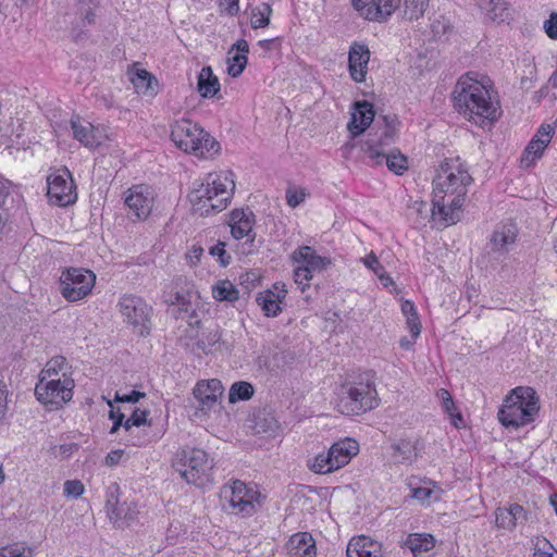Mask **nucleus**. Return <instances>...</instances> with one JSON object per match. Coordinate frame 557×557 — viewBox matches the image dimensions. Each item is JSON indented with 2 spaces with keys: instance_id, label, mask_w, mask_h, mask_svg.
Here are the masks:
<instances>
[{
  "instance_id": "obj_1",
  "label": "nucleus",
  "mask_w": 557,
  "mask_h": 557,
  "mask_svg": "<svg viewBox=\"0 0 557 557\" xmlns=\"http://www.w3.org/2000/svg\"><path fill=\"white\" fill-rule=\"evenodd\" d=\"M472 177L459 158L446 160L440 165L433 180L432 216L446 224H456Z\"/></svg>"
},
{
  "instance_id": "obj_2",
  "label": "nucleus",
  "mask_w": 557,
  "mask_h": 557,
  "mask_svg": "<svg viewBox=\"0 0 557 557\" xmlns=\"http://www.w3.org/2000/svg\"><path fill=\"white\" fill-rule=\"evenodd\" d=\"M492 85L487 77L478 78V74L469 72L462 75L454 89L455 109L469 120L480 117L495 121L498 117L497 103L491 96Z\"/></svg>"
},
{
  "instance_id": "obj_3",
  "label": "nucleus",
  "mask_w": 557,
  "mask_h": 557,
  "mask_svg": "<svg viewBox=\"0 0 557 557\" xmlns=\"http://www.w3.org/2000/svg\"><path fill=\"white\" fill-rule=\"evenodd\" d=\"M235 188L232 172L210 173L188 195L194 213L201 216L223 211Z\"/></svg>"
},
{
  "instance_id": "obj_4",
  "label": "nucleus",
  "mask_w": 557,
  "mask_h": 557,
  "mask_svg": "<svg viewBox=\"0 0 557 557\" xmlns=\"http://www.w3.org/2000/svg\"><path fill=\"white\" fill-rule=\"evenodd\" d=\"M540 411V399L534 388L517 386L504 398L497 419L506 429H519L532 423Z\"/></svg>"
},
{
  "instance_id": "obj_5",
  "label": "nucleus",
  "mask_w": 557,
  "mask_h": 557,
  "mask_svg": "<svg viewBox=\"0 0 557 557\" xmlns=\"http://www.w3.org/2000/svg\"><path fill=\"white\" fill-rule=\"evenodd\" d=\"M171 138L182 151L199 158H213L220 152L215 138L189 119H181L172 124Z\"/></svg>"
},
{
  "instance_id": "obj_6",
  "label": "nucleus",
  "mask_w": 557,
  "mask_h": 557,
  "mask_svg": "<svg viewBox=\"0 0 557 557\" xmlns=\"http://www.w3.org/2000/svg\"><path fill=\"white\" fill-rule=\"evenodd\" d=\"M221 498L224 500V507L231 513L250 517L262 507L265 497L258 490L257 485L234 480L222 487Z\"/></svg>"
},
{
  "instance_id": "obj_7",
  "label": "nucleus",
  "mask_w": 557,
  "mask_h": 557,
  "mask_svg": "<svg viewBox=\"0 0 557 557\" xmlns=\"http://www.w3.org/2000/svg\"><path fill=\"white\" fill-rule=\"evenodd\" d=\"M384 128L380 136L372 137L367 140L364 153L375 164H386L389 171L397 175H401L408 168L407 158L399 151L397 153L384 151V147L393 143L396 128L394 125L395 119L387 115L383 116Z\"/></svg>"
},
{
  "instance_id": "obj_8",
  "label": "nucleus",
  "mask_w": 557,
  "mask_h": 557,
  "mask_svg": "<svg viewBox=\"0 0 557 557\" xmlns=\"http://www.w3.org/2000/svg\"><path fill=\"white\" fill-rule=\"evenodd\" d=\"M173 467L188 484L201 486L210 481L212 461L202 449L186 447L178 450Z\"/></svg>"
},
{
  "instance_id": "obj_9",
  "label": "nucleus",
  "mask_w": 557,
  "mask_h": 557,
  "mask_svg": "<svg viewBox=\"0 0 557 557\" xmlns=\"http://www.w3.org/2000/svg\"><path fill=\"white\" fill-rule=\"evenodd\" d=\"M375 372L366 370L350 376V416H359L379 407Z\"/></svg>"
},
{
  "instance_id": "obj_10",
  "label": "nucleus",
  "mask_w": 557,
  "mask_h": 557,
  "mask_svg": "<svg viewBox=\"0 0 557 557\" xmlns=\"http://www.w3.org/2000/svg\"><path fill=\"white\" fill-rule=\"evenodd\" d=\"M96 275L82 268H69L60 276L59 292L71 302L89 295L95 286Z\"/></svg>"
},
{
  "instance_id": "obj_11",
  "label": "nucleus",
  "mask_w": 557,
  "mask_h": 557,
  "mask_svg": "<svg viewBox=\"0 0 557 557\" xmlns=\"http://www.w3.org/2000/svg\"><path fill=\"white\" fill-rule=\"evenodd\" d=\"M74 387V380L38 379L35 395L40 404L59 409L72 399Z\"/></svg>"
},
{
  "instance_id": "obj_12",
  "label": "nucleus",
  "mask_w": 557,
  "mask_h": 557,
  "mask_svg": "<svg viewBox=\"0 0 557 557\" xmlns=\"http://www.w3.org/2000/svg\"><path fill=\"white\" fill-rule=\"evenodd\" d=\"M123 321L133 327H139L140 335L149 333L152 308L139 296L125 294L117 302Z\"/></svg>"
},
{
  "instance_id": "obj_13",
  "label": "nucleus",
  "mask_w": 557,
  "mask_h": 557,
  "mask_svg": "<svg viewBox=\"0 0 557 557\" xmlns=\"http://www.w3.org/2000/svg\"><path fill=\"white\" fill-rule=\"evenodd\" d=\"M49 201L60 207L72 205L77 199L75 186L67 169L58 170L47 177Z\"/></svg>"
},
{
  "instance_id": "obj_14",
  "label": "nucleus",
  "mask_w": 557,
  "mask_h": 557,
  "mask_svg": "<svg viewBox=\"0 0 557 557\" xmlns=\"http://www.w3.org/2000/svg\"><path fill=\"white\" fill-rule=\"evenodd\" d=\"M293 259L297 263L294 270L295 283L304 285L306 281L312 278L315 272H320L330 261L320 257L309 246H302L294 251Z\"/></svg>"
},
{
  "instance_id": "obj_15",
  "label": "nucleus",
  "mask_w": 557,
  "mask_h": 557,
  "mask_svg": "<svg viewBox=\"0 0 557 557\" xmlns=\"http://www.w3.org/2000/svg\"><path fill=\"white\" fill-rule=\"evenodd\" d=\"M153 203L154 190L148 185H135L126 191L125 205L131 219L146 220L152 211Z\"/></svg>"
},
{
  "instance_id": "obj_16",
  "label": "nucleus",
  "mask_w": 557,
  "mask_h": 557,
  "mask_svg": "<svg viewBox=\"0 0 557 557\" xmlns=\"http://www.w3.org/2000/svg\"><path fill=\"white\" fill-rule=\"evenodd\" d=\"M348 463V437L334 443L326 454H319L309 461L312 471L325 474Z\"/></svg>"
},
{
  "instance_id": "obj_17",
  "label": "nucleus",
  "mask_w": 557,
  "mask_h": 557,
  "mask_svg": "<svg viewBox=\"0 0 557 557\" xmlns=\"http://www.w3.org/2000/svg\"><path fill=\"white\" fill-rule=\"evenodd\" d=\"M117 493L119 486L116 484L108 488L106 508L110 521L119 528H123L136 519L138 510L133 503H120Z\"/></svg>"
},
{
  "instance_id": "obj_18",
  "label": "nucleus",
  "mask_w": 557,
  "mask_h": 557,
  "mask_svg": "<svg viewBox=\"0 0 557 557\" xmlns=\"http://www.w3.org/2000/svg\"><path fill=\"white\" fill-rule=\"evenodd\" d=\"M361 17L371 22H386L399 7L400 0H351Z\"/></svg>"
},
{
  "instance_id": "obj_19",
  "label": "nucleus",
  "mask_w": 557,
  "mask_h": 557,
  "mask_svg": "<svg viewBox=\"0 0 557 557\" xmlns=\"http://www.w3.org/2000/svg\"><path fill=\"white\" fill-rule=\"evenodd\" d=\"M517 236L518 227L515 223H499L495 226L486 244L487 253L495 256V258L507 255L515 245Z\"/></svg>"
},
{
  "instance_id": "obj_20",
  "label": "nucleus",
  "mask_w": 557,
  "mask_h": 557,
  "mask_svg": "<svg viewBox=\"0 0 557 557\" xmlns=\"http://www.w3.org/2000/svg\"><path fill=\"white\" fill-rule=\"evenodd\" d=\"M74 138L87 148L95 149L109 139L103 126H94L79 117L71 121Z\"/></svg>"
},
{
  "instance_id": "obj_21",
  "label": "nucleus",
  "mask_w": 557,
  "mask_h": 557,
  "mask_svg": "<svg viewBox=\"0 0 557 557\" xmlns=\"http://www.w3.org/2000/svg\"><path fill=\"white\" fill-rule=\"evenodd\" d=\"M223 391L221 381L216 379L197 383L194 388V396L198 401V409L203 412L213 409L219 404Z\"/></svg>"
},
{
  "instance_id": "obj_22",
  "label": "nucleus",
  "mask_w": 557,
  "mask_h": 557,
  "mask_svg": "<svg viewBox=\"0 0 557 557\" xmlns=\"http://www.w3.org/2000/svg\"><path fill=\"white\" fill-rule=\"evenodd\" d=\"M354 111L350 112V137H356L363 133L373 122L375 116L374 107L367 100L355 101Z\"/></svg>"
},
{
  "instance_id": "obj_23",
  "label": "nucleus",
  "mask_w": 557,
  "mask_h": 557,
  "mask_svg": "<svg viewBox=\"0 0 557 557\" xmlns=\"http://www.w3.org/2000/svg\"><path fill=\"white\" fill-rule=\"evenodd\" d=\"M370 50L367 45L354 42L350 46V78L357 83L366 81Z\"/></svg>"
},
{
  "instance_id": "obj_24",
  "label": "nucleus",
  "mask_w": 557,
  "mask_h": 557,
  "mask_svg": "<svg viewBox=\"0 0 557 557\" xmlns=\"http://www.w3.org/2000/svg\"><path fill=\"white\" fill-rule=\"evenodd\" d=\"M255 214L247 209H235L231 212L230 226L232 236L235 239L249 237L253 231Z\"/></svg>"
},
{
  "instance_id": "obj_25",
  "label": "nucleus",
  "mask_w": 557,
  "mask_h": 557,
  "mask_svg": "<svg viewBox=\"0 0 557 557\" xmlns=\"http://www.w3.org/2000/svg\"><path fill=\"white\" fill-rule=\"evenodd\" d=\"M287 290L284 285L275 284L273 289H267L260 293L256 301L267 317H276L281 312V304L286 296Z\"/></svg>"
},
{
  "instance_id": "obj_26",
  "label": "nucleus",
  "mask_w": 557,
  "mask_h": 557,
  "mask_svg": "<svg viewBox=\"0 0 557 557\" xmlns=\"http://www.w3.org/2000/svg\"><path fill=\"white\" fill-rule=\"evenodd\" d=\"M290 557H315L317 546L313 536L308 532L292 535L286 544Z\"/></svg>"
},
{
  "instance_id": "obj_27",
  "label": "nucleus",
  "mask_w": 557,
  "mask_h": 557,
  "mask_svg": "<svg viewBox=\"0 0 557 557\" xmlns=\"http://www.w3.org/2000/svg\"><path fill=\"white\" fill-rule=\"evenodd\" d=\"M495 517L498 528L513 530L518 523L527 521L528 513L521 505L511 504L509 507H498Z\"/></svg>"
},
{
  "instance_id": "obj_28",
  "label": "nucleus",
  "mask_w": 557,
  "mask_h": 557,
  "mask_svg": "<svg viewBox=\"0 0 557 557\" xmlns=\"http://www.w3.org/2000/svg\"><path fill=\"white\" fill-rule=\"evenodd\" d=\"M249 52V45L245 39L237 40L228 50L227 73L232 77L239 76L245 70Z\"/></svg>"
},
{
  "instance_id": "obj_29",
  "label": "nucleus",
  "mask_w": 557,
  "mask_h": 557,
  "mask_svg": "<svg viewBox=\"0 0 557 557\" xmlns=\"http://www.w3.org/2000/svg\"><path fill=\"white\" fill-rule=\"evenodd\" d=\"M555 133V128L549 124H543L537 129L536 134L533 136L531 141L524 149V156L529 158L532 157V161L537 158H541L545 148L548 146L552 136Z\"/></svg>"
},
{
  "instance_id": "obj_30",
  "label": "nucleus",
  "mask_w": 557,
  "mask_h": 557,
  "mask_svg": "<svg viewBox=\"0 0 557 557\" xmlns=\"http://www.w3.org/2000/svg\"><path fill=\"white\" fill-rule=\"evenodd\" d=\"M436 540L429 533H410L401 542L403 548H408L413 557H422L435 547Z\"/></svg>"
},
{
  "instance_id": "obj_31",
  "label": "nucleus",
  "mask_w": 557,
  "mask_h": 557,
  "mask_svg": "<svg viewBox=\"0 0 557 557\" xmlns=\"http://www.w3.org/2000/svg\"><path fill=\"white\" fill-rule=\"evenodd\" d=\"M73 379L72 366L69 363L65 357L55 356L52 357L39 373V379Z\"/></svg>"
},
{
  "instance_id": "obj_32",
  "label": "nucleus",
  "mask_w": 557,
  "mask_h": 557,
  "mask_svg": "<svg viewBox=\"0 0 557 557\" xmlns=\"http://www.w3.org/2000/svg\"><path fill=\"white\" fill-rule=\"evenodd\" d=\"M350 557H383L381 545L368 536L350 539Z\"/></svg>"
},
{
  "instance_id": "obj_33",
  "label": "nucleus",
  "mask_w": 557,
  "mask_h": 557,
  "mask_svg": "<svg viewBox=\"0 0 557 557\" xmlns=\"http://www.w3.org/2000/svg\"><path fill=\"white\" fill-rule=\"evenodd\" d=\"M475 2L493 22L502 23L509 17L507 3L504 0H475Z\"/></svg>"
},
{
  "instance_id": "obj_34",
  "label": "nucleus",
  "mask_w": 557,
  "mask_h": 557,
  "mask_svg": "<svg viewBox=\"0 0 557 557\" xmlns=\"http://www.w3.org/2000/svg\"><path fill=\"white\" fill-rule=\"evenodd\" d=\"M198 91L205 98L213 97L220 90V83L218 77L213 74L210 66L201 69L198 75Z\"/></svg>"
},
{
  "instance_id": "obj_35",
  "label": "nucleus",
  "mask_w": 557,
  "mask_h": 557,
  "mask_svg": "<svg viewBox=\"0 0 557 557\" xmlns=\"http://www.w3.org/2000/svg\"><path fill=\"white\" fill-rule=\"evenodd\" d=\"M213 298L218 301L233 302L239 298V292L228 280H221L212 287Z\"/></svg>"
},
{
  "instance_id": "obj_36",
  "label": "nucleus",
  "mask_w": 557,
  "mask_h": 557,
  "mask_svg": "<svg viewBox=\"0 0 557 557\" xmlns=\"http://www.w3.org/2000/svg\"><path fill=\"white\" fill-rule=\"evenodd\" d=\"M393 458L399 463H412L417 458L414 445L407 440H401L393 446Z\"/></svg>"
},
{
  "instance_id": "obj_37",
  "label": "nucleus",
  "mask_w": 557,
  "mask_h": 557,
  "mask_svg": "<svg viewBox=\"0 0 557 557\" xmlns=\"http://www.w3.org/2000/svg\"><path fill=\"white\" fill-rule=\"evenodd\" d=\"M272 8L269 3L262 2L251 10L250 24L253 29L267 27L270 24Z\"/></svg>"
},
{
  "instance_id": "obj_38",
  "label": "nucleus",
  "mask_w": 557,
  "mask_h": 557,
  "mask_svg": "<svg viewBox=\"0 0 557 557\" xmlns=\"http://www.w3.org/2000/svg\"><path fill=\"white\" fill-rule=\"evenodd\" d=\"M430 0H404V17L413 21L422 17L429 8Z\"/></svg>"
},
{
  "instance_id": "obj_39",
  "label": "nucleus",
  "mask_w": 557,
  "mask_h": 557,
  "mask_svg": "<svg viewBox=\"0 0 557 557\" xmlns=\"http://www.w3.org/2000/svg\"><path fill=\"white\" fill-rule=\"evenodd\" d=\"M437 396L441 399L442 407H443L444 411L449 414V417L451 419V423L456 428H459L458 421H462V416L460 412L457 411V408L455 406V403H454V399H453L450 393L445 388H441L437 392Z\"/></svg>"
},
{
  "instance_id": "obj_40",
  "label": "nucleus",
  "mask_w": 557,
  "mask_h": 557,
  "mask_svg": "<svg viewBox=\"0 0 557 557\" xmlns=\"http://www.w3.org/2000/svg\"><path fill=\"white\" fill-rule=\"evenodd\" d=\"M253 386L245 381L234 383L228 392V400L235 404L239 400H248L253 395Z\"/></svg>"
},
{
  "instance_id": "obj_41",
  "label": "nucleus",
  "mask_w": 557,
  "mask_h": 557,
  "mask_svg": "<svg viewBox=\"0 0 557 557\" xmlns=\"http://www.w3.org/2000/svg\"><path fill=\"white\" fill-rule=\"evenodd\" d=\"M98 5L99 2H94V0H79L77 14H79L85 23L90 25L95 22V10Z\"/></svg>"
},
{
  "instance_id": "obj_42",
  "label": "nucleus",
  "mask_w": 557,
  "mask_h": 557,
  "mask_svg": "<svg viewBox=\"0 0 557 557\" xmlns=\"http://www.w3.org/2000/svg\"><path fill=\"white\" fill-rule=\"evenodd\" d=\"M532 557H557V550L546 539H537Z\"/></svg>"
},
{
  "instance_id": "obj_43",
  "label": "nucleus",
  "mask_w": 557,
  "mask_h": 557,
  "mask_svg": "<svg viewBox=\"0 0 557 557\" xmlns=\"http://www.w3.org/2000/svg\"><path fill=\"white\" fill-rule=\"evenodd\" d=\"M131 81L138 91H146L151 88L152 77L146 70H137Z\"/></svg>"
},
{
  "instance_id": "obj_44",
  "label": "nucleus",
  "mask_w": 557,
  "mask_h": 557,
  "mask_svg": "<svg viewBox=\"0 0 557 557\" xmlns=\"http://www.w3.org/2000/svg\"><path fill=\"white\" fill-rule=\"evenodd\" d=\"M307 193L305 188L288 187L286 189V202L290 208H296L305 201Z\"/></svg>"
},
{
  "instance_id": "obj_45",
  "label": "nucleus",
  "mask_w": 557,
  "mask_h": 557,
  "mask_svg": "<svg viewBox=\"0 0 557 557\" xmlns=\"http://www.w3.org/2000/svg\"><path fill=\"white\" fill-rule=\"evenodd\" d=\"M0 557H32V549L24 545H13L0 548Z\"/></svg>"
},
{
  "instance_id": "obj_46",
  "label": "nucleus",
  "mask_w": 557,
  "mask_h": 557,
  "mask_svg": "<svg viewBox=\"0 0 557 557\" xmlns=\"http://www.w3.org/2000/svg\"><path fill=\"white\" fill-rule=\"evenodd\" d=\"M221 333L219 330H213L208 333L206 339H200L198 342L199 348H201L205 352H210L215 349V346L220 343Z\"/></svg>"
},
{
  "instance_id": "obj_47",
  "label": "nucleus",
  "mask_w": 557,
  "mask_h": 557,
  "mask_svg": "<svg viewBox=\"0 0 557 557\" xmlns=\"http://www.w3.org/2000/svg\"><path fill=\"white\" fill-rule=\"evenodd\" d=\"M148 412L145 410L135 409L131 417L124 422L123 428L129 431L133 426H140L146 423Z\"/></svg>"
},
{
  "instance_id": "obj_48",
  "label": "nucleus",
  "mask_w": 557,
  "mask_h": 557,
  "mask_svg": "<svg viewBox=\"0 0 557 557\" xmlns=\"http://www.w3.org/2000/svg\"><path fill=\"white\" fill-rule=\"evenodd\" d=\"M108 405L110 406L109 418L113 421L110 433H115L124 424V413L120 411V408H115L110 400Z\"/></svg>"
},
{
  "instance_id": "obj_49",
  "label": "nucleus",
  "mask_w": 557,
  "mask_h": 557,
  "mask_svg": "<svg viewBox=\"0 0 557 557\" xmlns=\"http://www.w3.org/2000/svg\"><path fill=\"white\" fill-rule=\"evenodd\" d=\"M84 493V484L78 480H69L64 483V494L79 497Z\"/></svg>"
},
{
  "instance_id": "obj_50",
  "label": "nucleus",
  "mask_w": 557,
  "mask_h": 557,
  "mask_svg": "<svg viewBox=\"0 0 557 557\" xmlns=\"http://www.w3.org/2000/svg\"><path fill=\"white\" fill-rule=\"evenodd\" d=\"M359 262H361L366 268L371 270L374 274L380 273V271H382L383 268V265L380 263L377 257L373 251H371L366 257L360 258Z\"/></svg>"
},
{
  "instance_id": "obj_51",
  "label": "nucleus",
  "mask_w": 557,
  "mask_h": 557,
  "mask_svg": "<svg viewBox=\"0 0 557 557\" xmlns=\"http://www.w3.org/2000/svg\"><path fill=\"white\" fill-rule=\"evenodd\" d=\"M544 29L547 36L552 39L557 40V13L553 12L549 18L544 23Z\"/></svg>"
},
{
  "instance_id": "obj_52",
  "label": "nucleus",
  "mask_w": 557,
  "mask_h": 557,
  "mask_svg": "<svg viewBox=\"0 0 557 557\" xmlns=\"http://www.w3.org/2000/svg\"><path fill=\"white\" fill-rule=\"evenodd\" d=\"M407 329L409 330L413 342L419 337L421 333V322L419 315L408 317L407 318Z\"/></svg>"
},
{
  "instance_id": "obj_53",
  "label": "nucleus",
  "mask_w": 557,
  "mask_h": 557,
  "mask_svg": "<svg viewBox=\"0 0 557 557\" xmlns=\"http://www.w3.org/2000/svg\"><path fill=\"white\" fill-rule=\"evenodd\" d=\"M210 255L218 256L220 258V262L223 267H226L230 263L231 257L227 256V258H225L226 251H225L224 243H219L215 246H212L210 248Z\"/></svg>"
},
{
  "instance_id": "obj_54",
  "label": "nucleus",
  "mask_w": 557,
  "mask_h": 557,
  "mask_svg": "<svg viewBox=\"0 0 557 557\" xmlns=\"http://www.w3.org/2000/svg\"><path fill=\"white\" fill-rule=\"evenodd\" d=\"M143 397H145V393L133 391L129 394L125 395H120L119 393H116L114 400L117 403L136 404Z\"/></svg>"
},
{
  "instance_id": "obj_55",
  "label": "nucleus",
  "mask_w": 557,
  "mask_h": 557,
  "mask_svg": "<svg viewBox=\"0 0 557 557\" xmlns=\"http://www.w3.org/2000/svg\"><path fill=\"white\" fill-rule=\"evenodd\" d=\"M123 455H124V450H122V449L111 450L106 456V459H104L106 466H108V467L116 466L121 461Z\"/></svg>"
},
{
  "instance_id": "obj_56",
  "label": "nucleus",
  "mask_w": 557,
  "mask_h": 557,
  "mask_svg": "<svg viewBox=\"0 0 557 557\" xmlns=\"http://www.w3.org/2000/svg\"><path fill=\"white\" fill-rule=\"evenodd\" d=\"M172 304L176 305L181 311L189 312L191 310L190 300L180 293L175 295V301Z\"/></svg>"
},
{
  "instance_id": "obj_57",
  "label": "nucleus",
  "mask_w": 557,
  "mask_h": 557,
  "mask_svg": "<svg viewBox=\"0 0 557 557\" xmlns=\"http://www.w3.org/2000/svg\"><path fill=\"white\" fill-rule=\"evenodd\" d=\"M433 490L429 487H417L412 491V496L419 500H428L431 498Z\"/></svg>"
},
{
  "instance_id": "obj_58",
  "label": "nucleus",
  "mask_w": 557,
  "mask_h": 557,
  "mask_svg": "<svg viewBox=\"0 0 557 557\" xmlns=\"http://www.w3.org/2000/svg\"><path fill=\"white\" fill-rule=\"evenodd\" d=\"M10 194V184L9 182L0 181V210L4 209V203Z\"/></svg>"
},
{
  "instance_id": "obj_59",
  "label": "nucleus",
  "mask_w": 557,
  "mask_h": 557,
  "mask_svg": "<svg viewBox=\"0 0 557 557\" xmlns=\"http://www.w3.org/2000/svg\"><path fill=\"white\" fill-rule=\"evenodd\" d=\"M202 253H203L202 247L194 246L187 253V258L189 259L190 263L196 264L200 260V257Z\"/></svg>"
},
{
  "instance_id": "obj_60",
  "label": "nucleus",
  "mask_w": 557,
  "mask_h": 557,
  "mask_svg": "<svg viewBox=\"0 0 557 557\" xmlns=\"http://www.w3.org/2000/svg\"><path fill=\"white\" fill-rule=\"evenodd\" d=\"M401 311L406 318L417 315V309L413 302L406 300L401 304Z\"/></svg>"
},
{
  "instance_id": "obj_61",
  "label": "nucleus",
  "mask_w": 557,
  "mask_h": 557,
  "mask_svg": "<svg viewBox=\"0 0 557 557\" xmlns=\"http://www.w3.org/2000/svg\"><path fill=\"white\" fill-rule=\"evenodd\" d=\"M375 275L377 276V278L380 280L381 284L384 287L394 285L393 278L388 274H386L384 267L382 268V271H380V273H376Z\"/></svg>"
},
{
  "instance_id": "obj_62",
  "label": "nucleus",
  "mask_w": 557,
  "mask_h": 557,
  "mask_svg": "<svg viewBox=\"0 0 557 557\" xmlns=\"http://www.w3.org/2000/svg\"><path fill=\"white\" fill-rule=\"evenodd\" d=\"M8 212L7 210H0V240L2 239L3 235L8 232Z\"/></svg>"
},
{
  "instance_id": "obj_63",
  "label": "nucleus",
  "mask_w": 557,
  "mask_h": 557,
  "mask_svg": "<svg viewBox=\"0 0 557 557\" xmlns=\"http://www.w3.org/2000/svg\"><path fill=\"white\" fill-rule=\"evenodd\" d=\"M277 41V38L272 39H263L258 42L260 47H262L264 50H270L272 45Z\"/></svg>"
},
{
  "instance_id": "obj_64",
  "label": "nucleus",
  "mask_w": 557,
  "mask_h": 557,
  "mask_svg": "<svg viewBox=\"0 0 557 557\" xmlns=\"http://www.w3.org/2000/svg\"><path fill=\"white\" fill-rule=\"evenodd\" d=\"M359 453V444L357 441L350 437V459L358 455Z\"/></svg>"
}]
</instances>
